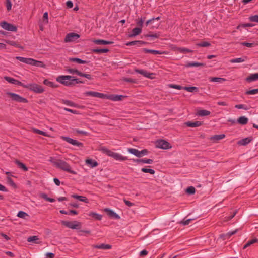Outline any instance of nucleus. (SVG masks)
Returning <instances> with one entry per match:
<instances>
[{"label":"nucleus","mask_w":258,"mask_h":258,"mask_svg":"<svg viewBox=\"0 0 258 258\" xmlns=\"http://www.w3.org/2000/svg\"><path fill=\"white\" fill-rule=\"evenodd\" d=\"M57 168L72 174H76L77 172L72 170L70 165L66 161L61 159H56L51 157L49 160Z\"/></svg>","instance_id":"1"},{"label":"nucleus","mask_w":258,"mask_h":258,"mask_svg":"<svg viewBox=\"0 0 258 258\" xmlns=\"http://www.w3.org/2000/svg\"><path fill=\"white\" fill-rule=\"evenodd\" d=\"M99 150L103 153H104L107 156L113 158L116 161H123L128 159L127 157L123 156L119 153L114 152L108 149L105 147H101Z\"/></svg>","instance_id":"2"},{"label":"nucleus","mask_w":258,"mask_h":258,"mask_svg":"<svg viewBox=\"0 0 258 258\" xmlns=\"http://www.w3.org/2000/svg\"><path fill=\"white\" fill-rule=\"evenodd\" d=\"M56 81L66 86H71L74 84L75 80H77L75 77L70 75H60L56 79Z\"/></svg>","instance_id":"3"},{"label":"nucleus","mask_w":258,"mask_h":258,"mask_svg":"<svg viewBox=\"0 0 258 258\" xmlns=\"http://www.w3.org/2000/svg\"><path fill=\"white\" fill-rule=\"evenodd\" d=\"M24 88L28 89L36 93H42L44 91V89L41 86L35 83L25 84Z\"/></svg>","instance_id":"4"},{"label":"nucleus","mask_w":258,"mask_h":258,"mask_svg":"<svg viewBox=\"0 0 258 258\" xmlns=\"http://www.w3.org/2000/svg\"><path fill=\"white\" fill-rule=\"evenodd\" d=\"M61 224L66 227L72 229H78L81 227V223L77 221H62Z\"/></svg>","instance_id":"5"},{"label":"nucleus","mask_w":258,"mask_h":258,"mask_svg":"<svg viewBox=\"0 0 258 258\" xmlns=\"http://www.w3.org/2000/svg\"><path fill=\"white\" fill-rule=\"evenodd\" d=\"M6 94L10 97L12 100L15 101L16 102L21 103H26L28 101L26 98L21 97V96L17 94L9 92H7Z\"/></svg>","instance_id":"6"},{"label":"nucleus","mask_w":258,"mask_h":258,"mask_svg":"<svg viewBox=\"0 0 258 258\" xmlns=\"http://www.w3.org/2000/svg\"><path fill=\"white\" fill-rule=\"evenodd\" d=\"M0 26L4 29L12 32H16L17 28L16 26L9 23L6 21H3L0 23Z\"/></svg>","instance_id":"7"},{"label":"nucleus","mask_w":258,"mask_h":258,"mask_svg":"<svg viewBox=\"0 0 258 258\" xmlns=\"http://www.w3.org/2000/svg\"><path fill=\"white\" fill-rule=\"evenodd\" d=\"M156 146L157 148L163 149H169L171 148L170 144L164 140H160L156 142Z\"/></svg>","instance_id":"8"},{"label":"nucleus","mask_w":258,"mask_h":258,"mask_svg":"<svg viewBox=\"0 0 258 258\" xmlns=\"http://www.w3.org/2000/svg\"><path fill=\"white\" fill-rule=\"evenodd\" d=\"M61 139L65 141L66 142H68L69 144H71V145L79 147H83V144L81 142H80L76 140L73 139L70 137H65V136H62Z\"/></svg>","instance_id":"9"},{"label":"nucleus","mask_w":258,"mask_h":258,"mask_svg":"<svg viewBox=\"0 0 258 258\" xmlns=\"http://www.w3.org/2000/svg\"><path fill=\"white\" fill-rule=\"evenodd\" d=\"M61 139L65 141L66 142H68L69 144H71V145L79 147H83V144L81 142H80L76 140L73 139L70 137H65V136H62Z\"/></svg>","instance_id":"10"},{"label":"nucleus","mask_w":258,"mask_h":258,"mask_svg":"<svg viewBox=\"0 0 258 258\" xmlns=\"http://www.w3.org/2000/svg\"><path fill=\"white\" fill-rule=\"evenodd\" d=\"M80 35L72 32L70 33L67 34L66 36V37L64 38V41L65 42H73L76 40L77 39L80 38Z\"/></svg>","instance_id":"11"},{"label":"nucleus","mask_w":258,"mask_h":258,"mask_svg":"<svg viewBox=\"0 0 258 258\" xmlns=\"http://www.w3.org/2000/svg\"><path fill=\"white\" fill-rule=\"evenodd\" d=\"M4 79L6 81L8 82L9 83H11V84H14L15 85H17V86H22L23 87H24L25 84L22 83L21 82H20L17 80H16L13 78H11V77H8V76H5V77H4Z\"/></svg>","instance_id":"12"},{"label":"nucleus","mask_w":258,"mask_h":258,"mask_svg":"<svg viewBox=\"0 0 258 258\" xmlns=\"http://www.w3.org/2000/svg\"><path fill=\"white\" fill-rule=\"evenodd\" d=\"M133 162L138 164H152L153 162L152 159H133Z\"/></svg>","instance_id":"13"},{"label":"nucleus","mask_w":258,"mask_h":258,"mask_svg":"<svg viewBox=\"0 0 258 258\" xmlns=\"http://www.w3.org/2000/svg\"><path fill=\"white\" fill-rule=\"evenodd\" d=\"M104 211L106 212L107 215L111 218H114L115 219H119L120 218L117 213L111 209L106 208L104 209Z\"/></svg>","instance_id":"14"},{"label":"nucleus","mask_w":258,"mask_h":258,"mask_svg":"<svg viewBox=\"0 0 258 258\" xmlns=\"http://www.w3.org/2000/svg\"><path fill=\"white\" fill-rule=\"evenodd\" d=\"M124 97L125 96L120 95H107V99L113 101H118Z\"/></svg>","instance_id":"15"},{"label":"nucleus","mask_w":258,"mask_h":258,"mask_svg":"<svg viewBox=\"0 0 258 258\" xmlns=\"http://www.w3.org/2000/svg\"><path fill=\"white\" fill-rule=\"evenodd\" d=\"M92 247L94 248L104 250L110 249L112 247L111 245L109 244H105L103 243L100 244L94 245L92 246Z\"/></svg>","instance_id":"16"},{"label":"nucleus","mask_w":258,"mask_h":258,"mask_svg":"<svg viewBox=\"0 0 258 258\" xmlns=\"http://www.w3.org/2000/svg\"><path fill=\"white\" fill-rule=\"evenodd\" d=\"M142 32V28L136 27L134 28L132 32L128 34L130 37H134L139 35Z\"/></svg>","instance_id":"17"},{"label":"nucleus","mask_w":258,"mask_h":258,"mask_svg":"<svg viewBox=\"0 0 258 258\" xmlns=\"http://www.w3.org/2000/svg\"><path fill=\"white\" fill-rule=\"evenodd\" d=\"M135 72L138 74H141L143 76H144L147 78H151V75H152V74L149 73L143 69H136L135 70Z\"/></svg>","instance_id":"18"},{"label":"nucleus","mask_w":258,"mask_h":258,"mask_svg":"<svg viewBox=\"0 0 258 258\" xmlns=\"http://www.w3.org/2000/svg\"><path fill=\"white\" fill-rule=\"evenodd\" d=\"M185 124L189 127H197L202 125V122L199 121H196L195 122L187 121L185 123Z\"/></svg>","instance_id":"19"},{"label":"nucleus","mask_w":258,"mask_h":258,"mask_svg":"<svg viewBox=\"0 0 258 258\" xmlns=\"http://www.w3.org/2000/svg\"><path fill=\"white\" fill-rule=\"evenodd\" d=\"M30 65L40 68H44L45 67V65L43 62L36 60L33 58H31Z\"/></svg>","instance_id":"20"},{"label":"nucleus","mask_w":258,"mask_h":258,"mask_svg":"<svg viewBox=\"0 0 258 258\" xmlns=\"http://www.w3.org/2000/svg\"><path fill=\"white\" fill-rule=\"evenodd\" d=\"M93 42L97 45H108L113 43L112 41H106L102 39L94 40Z\"/></svg>","instance_id":"21"},{"label":"nucleus","mask_w":258,"mask_h":258,"mask_svg":"<svg viewBox=\"0 0 258 258\" xmlns=\"http://www.w3.org/2000/svg\"><path fill=\"white\" fill-rule=\"evenodd\" d=\"M209 80L210 82H216L219 83H222L226 81V79L220 77H210Z\"/></svg>","instance_id":"22"},{"label":"nucleus","mask_w":258,"mask_h":258,"mask_svg":"<svg viewBox=\"0 0 258 258\" xmlns=\"http://www.w3.org/2000/svg\"><path fill=\"white\" fill-rule=\"evenodd\" d=\"M204 66V64L203 63L194 61L188 62L185 64V67L187 68L203 67Z\"/></svg>","instance_id":"23"},{"label":"nucleus","mask_w":258,"mask_h":258,"mask_svg":"<svg viewBox=\"0 0 258 258\" xmlns=\"http://www.w3.org/2000/svg\"><path fill=\"white\" fill-rule=\"evenodd\" d=\"M72 197L76 199H77L80 201L83 202L85 203H89L88 199L86 197L84 196H79L77 195H72Z\"/></svg>","instance_id":"24"},{"label":"nucleus","mask_w":258,"mask_h":258,"mask_svg":"<svg viewBox=\"0 0 258 258\" xmlns=\"http://www.w3.org/2000/svg\"><path fill=\"white\" fill-rule=\"evenodd\" d=\"M247 59V57L245 56H244L242 57L232 59L230 60V62H231L232 63H241V62L245 61Z\"/></svg>","instance_id":"25"},{"label":"nucleus","mask_w":258,"mask_h":258,"mask_svg":"<svg viewBox=\"0 0 258 258\" xmlns=\"http://www.w3.org/2000/svg\"><path fill=\"white\" fill-rule=\"evenodd\" d=\"M246 81L251 82L258 80V73L250 74L246 79Z\"/></svg>","instance_id":"26"},{"label":"nucleus","mask_w":258,"mask_h":258,"mask_svg":"<svg viewBox=\"0 0 258 258\" xmlns=\"http://www.w3.org/2000/svg\"><path fill=\"white\" fill-rule=\"evenodd\" d=\"M16 59L22 62L30 65L31 60V58H25L21 56H17Z\"/></svg>","instance_id":"27"},{"label":"nucleus","mask_w":258,"mask_h":258,"mask_svg":"<svg viewBox=\"0 0 258 258\" xmlns=\"http://www.w3.org/2000/svg\"><path fill=\"white\" fill-rule=\"evenodd\" d=\"M86 163L91 168L97 167L98 165V163L97 161L91 159H87L86 160Z\"/></svg>","instance_id":"28"},{"label":"nucleus","mask_w":258,"mask_h":258,"mask_svg":"<svg viewBox=\"0 0 258 258\" xmlns=\"http://www.w3.org/2000/svg\"><path fill=\"white\" fill-rule=\"evenodd\" d=\"M44 85L48 86L50 87L55 88L58 87V85L54 82H51L48 79H45L43 81Z\"/></svg>","instance_id":"29"},{"label":"nucleus","mask_w":258,"mask_h":258,"mask_svg":"<svg viewBox=\"0 0 258 258\" xmlns=\"http://www.w3.org/2000/svg\"><path fill=\"white\" fill-rule=\"evenodd\" d=\"M145 43H146L145 42H144V41H140V40H136V41H133L128 42H127L126 43V45H127V46H133V45H138V46H141V45L144 44Z\"/></svg>","instance_id":"30"},{"label":"nucleus","mask_w":258,"mask_h":258,"mask_svg":"<svg viewBox=\"0 0 258 258\" xmlns=\"http://www.w3.org/2000/svg\"><path fill=\"white\" fill-rule=\"evenodd\" d=\"M175 50L181 53H191L192 52V50L184 47H177Z\"/></svg>","instance_id":"31"},{"label":"nucleus","mask_w":258,"mask_h":258,"mask_svg":"<svg viewBox=\"0 0 258 258\" xmlns=\"http://www.w3.org/2000/svg\"><path fill=\"white\" fill-rule=\"evenodd\" d=\"M69 60L71 62H76L79 64H86L88 63L87 61L83 60L81 59L75 57L69 58Z\"/></svg>","instance_id":"32"},{"label":"nucleus","mask_w":258,"mask_h":258,"mask_svg":"<svg viewBox=\"0 0 258 258\" xmlns=\"http://www.w3.org/2000/svg\"><path fill=\"white\" fill-rule=\"evenodd\" d=\"M143 52L147 53H152L155 55L157 54H162L163 53L159 50H152V49H149L147 48H144L143 49Z\"/></svg>","instance_id":"33"},{"label":"nucleus","mask_w":258,"mask_h":258,"mask_svg":"<svg viewBox=\"0 0 258 258\" xmlns=\"http://www.w3.org/2000/svg\"><path fill=\"white\" fill-rule=\"evenodd\" d=\"M248 119L244 116H240L237 119V122L241 125H245L248 123Z\"/></svg>","instance_id":"34"},{"label":"nucleus","mask_w":258,"mask_h":258,"mask_svg":"<svg viewBox=\"0 0 258 258\" xmlns=\"http://www.w3.org/2000/svg\"><path fill=\"white\" fill-rule=\"evenodd\" d=\"M128 152L138 157H141L140 151L134 148H128Z\"/></svg>","instance_id":"35"},{"label":"nucleus","mask_w":258,"mask_h":258,"mask_svg":"<svg viewBox=\"0 0 258 258\" xmlns=\"http://www.w3.org/2000/svg\"><path fill=\"white\" fill-rule=\"evenodd\" d=\"M62 103H63L65 105L69 106L74 107H78V105L76 103H75V102H74L71 100H62Z\"/></svg>","instance_id":"36"},{"label":"nucleus","mask_w":258,"mask_h":258,"mask_svg":"<svg viewBox=\"0 0 258 258\" xmlns=\"http://www.w3.org/2000/svg\"><path fill=\"white\" fill-rule=\"evenodd\" d=\"M251 141H252V138L247 137V138H244V139L241 140L240 141H239V144L241 145L245 146V145L248 144V143H249Z\"/></svg>","instance_id":"37"},{"label":"nucleus","mask_w":258,"mask_h":258,"mask_svg":"<svg viewBox=\"0 0 258 258\" xmlns=\"http://www.w3.org/2000/svg\"><path fill=\"white\" fill-rule=\"evenodd\" d=\"M197 114L200 116H205L210 114V112L207 110H200L198 111Z\"/></svg>","instance_id":"38"},{"label":"nucleus","mask_w":258,"mask_h":258,"mask_svg":"<svg viewBox=\"0 0 258 258\" xmlns=\"http://www.w3.org/2000/svg\"><path fill=\"white\" fill-rule=\"evenodd\" d=\"M15 163L18 165V166L21 168L24 171H27L28 170V168L26 166V165L23 163L21 162L18 160L15 161Z\"/></svg>","instance_id":"39"},{"label":"nucleus","mask_w":258,"mask_h":258,"mask_svg":"<svg viewBox=\"0 0 258 258\" xmlns=\"http://www.w3.org/2000/svg\"><path fill=\"white\" fill-rule=\"evenodd\" d=\"M39 238L37 236H32L28 238L27 241L29 242H33L34 243H39Z\"/></svg>","instance_id":"40"},{"label":"nucleus","mask_w":258,"mask_h":258,"mask_svg":"<svg viewBox=\"0 0 258 258\" xmlns=\"http://www.w3.org/2000/svg\"><path fill=\"white\" fill-rule=\"evenodd\" d=\"M92 51L94 53H107L109 51V50L107 48H103V49H99V48H95L93 49L92 50Z\"/></svg>","instance_id":"41"},{"label":"nucleus","mask_w":258,"mask_h":258,"mask_svg":"<svg viewBox=\"0 0 258 258\" xmlns=\"http://www.w3.org/2000/svg\"><path fill=\"white\" fill-rule=\"evenodd\" d=\"M89 216L92 217L98 220H101L102 219V216L101 215L97 214L95 212H91L89 214Z\"/></svg>","instance_id":"42"},{"label":"nucleus","mask_w":258,"mask_h":258,"mask_svg":"<svg viewBox=\"0 0 258 258\" xmlns=\"http://www.w3.org/2000/svg\"><path fill=\"white\" fill-rule=\"evenodd\" d=\"M258 242V239L257 238H254L251 240H249L243 246V249H245L251 244H253L255 243Z\"/></svg>","instance_id":"43"},{"label":"nucleus","mask_w":258,"mask_h":258,"mask_svg":"<svg viewBox=\"0 0 258 258\" xmlns=\"http://www.w3.org/2000/svg\"><path fill=\"white\" fill-rule=\"evenodd\" d=\"M60 213L62 214H66V215H71V214H74V215H77L78 214V212L74 210H71L69 211H66L63 210H60Z\"/></svg>","instance_id":"44"},{"label":"nucleus","mask_w":258,"mask_h":258,"mask_svg":"<svg viewBox=\"0 0 258 258\" xmlns=\"http://www.w3.org/2000/svg\"><path fill=\"white\" fill-rule=\"evenodd\" d=\"M184 89L189 92H198L199 89L196 87H185Z\"/></svg>","instance_id":"45"},{"label":"nucleus","mask_w":258,"mask_h":258,"mask_svg":"<svg viewBox=\"0 0 258 258\" xmlns=\"http://www.w3.org/2000/svg\"><path fill=\"white\" fill-rule=\"evenodd\" d=\"M40 197L47 201L51 203L55 202V199L53 198H49L46 194L43 193L40 195Z\"/></svg>","instance_id":"46"},{"label":"nucleus","mask_w":258,"mask_h":258,"mask_svg":"<svg viewBox=\"0 0 258 258\" xmlns=\"http://www.w3.org/2000/svg\"><path fill=\"white\" fill-rule=\"evenodd\" d=\"M225 135L224 134L215 135L211 137V139L215 141H219L224 138Z\"/></svg>","instance_id":"47"},{"label":"nucleus","mask_w":258,"mask_h":258,"mask_svg":"<svg viewBox=\"0 0 258 258\" xmlns=\"http://www.w3.org/2000/svg\"><path fill=\"white\" fill-rule=\"evenodd\" d=\"M28 215L25 213V212H23L22 211H19L17 214V216L19 218H21L23 219H25L26 216H28Z\"/></svg>","instance_id":"48"},{"label":"nucleus","mask_w":258,"mask_h":258,"mask_svg":"<svg viewBox=\"0 0 258 258\" xmlns=\"http://www.w3.org/2000/svg\"><path fill=\"white\" fill-rule=\"evenodd\" d=\"M141 171L144 173H149L151 174H154L155 172L153 169L146 168H143Z\"/></svg>","instance_id":"49"},{"label":"nucleus","mask_w":258,"mask_h":258,"mask_svg":"<svg viewBox=\"0 0 258 258\" xmlns=\"http://www.w3.org/2000/svg\"><path fill=\"white\" fill-rule=\"evenodd\" d=\"M248 19L251 22L258 23V15H251L249 17Z\"/></svg>","instance_id":"50"},{"label":"nucleus","mask_w":258,"mask_h":258,"mask_svg":"<svg viewBox=\"0 0 258 258\" xmlns=\"http://www.w3.org/2000/svg\"><path fill=\"white\" fill-rule=\"evenodd\" d=\"M247 95H254L258 94V89H254L250 90H248L245 92Z\"/></svg>","instance_id":"51"},{"label":"nucleus","mask_w":258,"mask_h":258,"mask_svg":"<svg viewBox=\"0 0 258 258\" xmlns=\"http://www.w3.org/2000/svg\"><path fill=\"white\" fill-rule=\"evenodd\" d=\"M186 191L188 194L192 195L195 193L196 189L194 186H191L186 189Z\"/></svg>","instance_id":"52"},{"label":"nucleus","mask_w":258,"mask_h":258,"mask_svg":"<svg viewBox=\"0 0 258 258\" xmlns=\"http://www.w3.org/2000/svg\"><path fill=\"white\" fill-rule=\"evenodd\" d=\"M235 107L239 109H242L245 110L248 109L247 106L244 104H237L235 106Z\"/></svg>","instance_id":"53"},{"label":"nucleus","mask_w":258,"mask_h":258,"mask_svg":"<svg viewBox=\"0 0 258 258\" xmlns=\"http://www.w3.org/2000/svg\"><path fill=\"white\" fill-rule=\"evenodd\" d=\"M12 3L10 0L6 1V7L8 11H10L12 9Z\"/></svg>","instance_id":"54"},{"label":"nucleus","mask_w":258,"mask_h":258,"mask_svg":"<svg viewBox=\"0 0 258 258\" xmlns=\"http://www.w3.org/2000/svg\"><path fill=\"white\" fill-rule=\"evenodd\" d=\"M241 44L243 46H246L247 47H249V48L252 47L254 46V44L253 43H249V42H241Z\"/></svg>","instance_id":"55"},{"label":"nucleus","mask_w":258,"mask_h":258,"mask_svg":"<svg viewBox=\"0 0 258 258\" xmlns=\"http://www.w3.org/2000/svg\"><path fill=\"white\" fill-rule=\"evenodd\" d=\"M7 182L11 186L13 187H16V184L14 183L13 179L10 177H7Z\"/></svg>","instance_id":"56"},{"label":"nucleus","mask_w":258,"mask_h":258,"mask_svg":"<svg viewBox=\"0 0 258 258\" xmlns=\"http://www.w3.org/2000/svg\"><path fill=\"white\" fill-rule=\"evenodd\" d=\"M198 46L200 47H208L210 46V44L208 42L204 41L198 44Z\"/></svg>","instance_id":"57"},{"label":"nucleus","mask_w":258,"mask_h":258,"mask_svg":"<svg viewBox=\"0 0 258 258\" xmlns=\"http://www.w3.org/2000/svg\"><path fill=\"white\" fill-rule=\"evenodd\" d=\"M34 132L35 133L41 135L45 136H46V133L45 132L40 130H38V129H34Z\"/></svg>","instance_id":"58"},{"label":"nucleus","mask_w":258,"mask_h":258,"mask_svg":"<svg viewBox=\"0 0 258 258\" xmlns=\"http://www.w3.org/2000/svg\"><path fill=\"white\" fill-rule=\"evenodd\" d=\"M107 95L98 92L97 98L107 99Z\"/></svg>","instance_id":"59"},{"label":"nucleus","mask_w":258,"mask_h":258,"mask_svg":"<svg viewBox=\"0 0 258 258\" xmlns=\"http://www.w3.org/2000/svg\"><path fill=\"white\" fill-rule=\"evenodd\" d=\"M5 42L10 45L18 47L16 42L11 40H5Z\"/></svg>","instance_id":"60"},{"label":"nucleus","mask_w":258,"mask_h":258,"mask_svg":"<svg viewBox=\"0 0 258 258\" xmlns=\"http://www.w3.org/2000/svg\"><path fill=\"white\" fill-rule=\"evenodd\" d=\"M145 20V18H141L139 19V20L137 22V24L138 25L141 27H142L143 25L144 21Z\"/></svg>","instance_id":"61"},{"label":"nucleus","mask_w":258,"mask_h":258,"mask_svg":"<svg viewBox=\"0 0 258 258\" xmlns=\"http://www.w3.org/2000/svg\"><path fill=\"white\" fill-rule=\"evenodd\" d=\"M192 220V219H184L182 221L181 223L184 225H187Z\"/></svg>","instance_id":"62"},{"label":"nucleus","mask_w":258,"mask_h":258,"mask_svg":"<svg viewBox=\"0 0 258 258\" xmlns=\"http://www.w3.org/2000/svg\"><path fill=\"white\" fill-rule=\"evenodd\" d=\"M169 87L171 88H174L178 90H181L182 89V87L178 85L170 84Z\"/></svg>","instance_id":"63"},{"label":"nucleus","mask_w":258,"mask_h":258,"mask_svg":"<svg viewBox=\"0 0 258 258\" xmlns=\"http://www.w3.org/2000/svg\"><path fill=\"white\" fill-rule=\"evenodd\" d=\"M54 254L51 252H47L45 254L46 258H54Z\"/></svg>","instance_id":"64"}]
</instances>
